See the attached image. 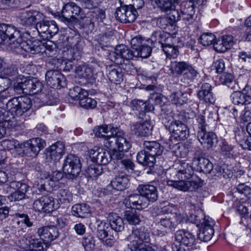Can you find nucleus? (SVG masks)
Returning a JSON list of instances; mask_svg holds the SVG:
<instances>
[{
    "instance_id": "2f4dec72",
    "label": "nucleus",
    "mask_w": 251,
    "mask_h": 251,
    "mask_svg": "<svg viewBox=\"0 0 251 251\" xmlns=\"http://www.w3.org/2000/svg\"><path fill=\"white\" fill-rule=\"evenodd\" d=\"M176 240L186 247L193 246L195 242V237L191 233L185 230H177L175 234Z\"/></svg>"
},
{
    "instance_id": "f3484780",
    "label": "nucleus",
    "mask_w": 251,
    "mask_h": 251,
    "mask_svg": "<svg viewBox=\"0 0 251 251\" xmlns=\"http://www.w3.org/2000/svg\"><path fill=\"white\" fill-rule=\"evenodd\" d=\"M24 50L31 54L43 53L45 48V44L41 41L35 40L31 41H24L19 43V47Z\"/></svg>"
},
{
    "instance_id": "393cba45",
    "label": "nucleus",
    "mask_w": 251,
    "mask_h": 251,
    "mask_svg": "<svg viewBox=\"0 0 251 251\" xmlns=\"http://www.w3.org/2000/svg\"><path fill=\"white\" fill-rule=\"evenodd\" d=\"M137 190L148 201L154 202L158 199V191L156 187L152 185H139Z\"/></svg>"
},
{
    "instance_id": "3c124183",
    "label": "nucleus",
    "mask_w": 251,
    "mask_h": 251,
    "mask_svg": "<svg viewBox=\"0 0 251 251\" xmlns=\"http://www.w3.org/2000/svg\"><path fill=\"white\" fill-rule=\"evenodd\" d=\"M134 164L133 162L127 157L118 162V172L120 173L122 171L123 172L132 173L134 171Z\"/></svg>"
},
{
    "instance_id": "e2e57ef3",
    "label": "nucleus",
    "mask_w": 251,
    "mask_h": 251,
    "mask_svg": "<svg viewBox=\"0 0 251 251\" xmlns=\"http://www.w3.org/2000/svg\"><path fill=\"white\" fill-rule=\"evenodd\" d=\"M27 240L28 241L30 248H37V250H39L42 251L44 249L43 245L46 244L43 239L40 237V238L30 237Z\"/></svg>"
},
{
    "instance_id": "774afa93",
    "label": "nucleus",
    "mask_w": 251,
    "mask_h": 251,
    "mask_svg": "<svg viewBox=\"0 0 251 251\" xmlns=\"http://www.w3.org/2000/svg\"><path fill=\"white\" fill-rule=\"evenodd\" d=\"M237 191L244 195L248 198H251V188L245 183H240L236 187Z\"/></svg>"
},
{
    "instance_id": "e433bc0d",
    "label": "nucleus",
    "mask_w": 251,
    "mask_h": 251,
    "mask_svg": "<svg viewBox=\"0 0 251 251\" xmlns=\"http://www.w3.org/2000/svg\"><path fill=\"white\" fill-rule=\"evenodd\" d=\"M136 159L139 164L150 167H153L156 162V159L144 149L138 152Z\"/></svg>"
},
{
    "instance_id": "680f3d73",
    "label": "nucleus",
    "mask_w": 251,
    "mask_h": 251,
    "mask_svg": "<svg viewBox=\"0 0 251 251\" xmlns=\"http://www.w3.org/2000/svg\"><path fill=\"white\" fill-rule=\"evenodd\" d=\"M215 36L211 33H205L200 37V41L204 46H208L212 44L215 40Z\"/></svg>"
},
{
    "instance_id": "cd10ccee",
    "label": "nucleus",
    "mask_w": 251,
    "mask_h": 251,
    "mask_svg": "<svg viewBox=\"0 0 251 251\" xmlns=\"http://www.w3.org/2000/svg\"><path fill=\"white\" fill-rule=\"evenodd\" d=\"M152 126L147 120L143 123L136 122L130 126L132 133L137 136H147L151 134Z\"/></svg>"
},
{
    "instance_id": "bf43d9fd",
    "label": "nucleus",
    "mask_w": 251,
    "mask_h": 251,
    "mask_svg": "<svg viewBox=\"0 0 251 251\" xmlns=\"http://www.w3.org/2000/svg\"><path fill=\"white\" fill-rule=\"evenodd\" d=\"M1 75L5 78L6 77H15L17 75L18 70L14 65H11L4 68L0 72Z\"/></svg>"
},
{
    "instance_id": "c03bdc74",
    "label": "nucleus",
    "mask_w": 251,
    "mask_h": 251,
    "mask_svg": "<svg viewBox=\"0 0 251 251\" xmlns=\"http://www.w3.org/2000/svg\"><path fill=\"white\" fill-rule=\"evenodd\" d=\"M124 217L128 224L131 225H139L143 218L142 215L135 210L126 211Z\"/></svg>"
},
{
    "instance_id": "a19ab883",
    "label": "nucleus",
    "mask_w": 251,
    "mask_h": 251,
    "mask_svg": "<svg viewBox=\"0 0 251 251\" xmlns=\"http://www.w3.org/2000/svg\"><path fill=\"white\" fill-rule=\"evenodd\" d=\"M219 82L232 90L237 89L238 85L234 75L231 73H223L218 77Z\"/></svg>"
},
{
    "instance_id": "ea45409f",
    "label": "nucleus",
    "mask_w": 251,
    "mask_h": 251,
    "mask_svg": "<svg viewBox=\"0 0 251 251\" xmlns=\"http://www.w3.org/2000/svg\"><path fill=\"white\" fill-rule=\"evenodd\" d=\"M90 212V207L89 205L86 203L75 204L72 208V215L81 218L88 217Z\"/></svg>"
},
{
    "instance_id": "5fc2aeb1",
    "label": "nucleus",
    "mask_w": 251,
    "mask_h": 251,
    "mask_svg": "<svg viewBox=\"0 0 251 251\" xmlns=\"http://www.w3.org/2000/svg\"><path fill=\"white\" fill-rule=\"evenodd\" d=\"M102 171V167L98 164H92L86 170V175L91 178H97L101 175Z\"/></svg>"
},
{
    "instance_id": "7ed1b4c3",
    "label": "nucleus",
    "mask_w": 251,
    "mask_h": 251,
    "mask_svg": "<svg viewBox=\"0 0 251 251\" xmlns=\"http://www.w3.org/2000/svg\"><path fill=\"white\" fill-rule=\"evenodd\" d=\"M171 74L175 76L182 75L180 82L184 86H188L196 78L198 71L189 63L184 61L171 62L170 67Z\"/></svg>"
},
{
    "instance_id": "de8ad7c7",
    "label": "nucleus",
    "mask_w": 251,
    "mask_h": 251,
    "mask_svg": "<svg viewBox=\"0 0 251 251\" xmlns=\"http://www.w3.org/2000/svg\"><path fill=\"white\" fill-rule=\"evenodd\" d=\"M52 94V91L45 90L35 99V101L40 102L41 105H53L55 101Z\"/></svg>"
},
{
    "instance_id": "aec40b11",
    "label": "nucleus",
    "mask_w": 251,
    "mask_h": 251,
    "mask_svg": "<svg viewBox=\"0 0 251 251\" xmlns=\"http://www.w3.org/2000/svg\"><path fill=\"white\" fill-rule=\"evenodd\" d=\"M197 137L203 148L209 149L215 146L218 143L217 135L212 131H198Z\"/></svg>"
},
{
    "instance_id": "c9c22d12",
    "label": "nucleus",
    "mask_w": 251,
    "mask_h": 251,
    "mask_svg": "<svg viewBox=\"0 0 251 251\" xmlns=\"http://www.w3.org/2000/svg\"><path fill=\"white\" fill-rule=\"evenodd\" d=\"M159 119L165 128L169 129L174 123L175 119L171 114L170 106H164L161 108Z\"/></svg>"
},
{
    "instance_id": "b1692460",
    "label": "nucleus",
    "mask_w": 251,
    "mask_h": 251,
    "mask_svg": "<svg viewBox=\"0 0 251 251\" xmlns=\"http://www.w3.org/2000/svg\"><path fill=\"white\" fill-rule=\"evenodd\" d=\"M117 172L115 177L111 181L112 187L118 191H124L129 186V179L126 172Z\"/></svg>"
},
{
    "instance_id": "603ef678",
    "label": "nucleus",
    "mask_w": 251,
    "mask_h": 251,
    "mask_svg": "<svg viewBox=\"0 0 251 251\" xmlns=\"http://www.w3.org/2000/svg\"><path fill=\"white\" fill-rule=\"evenodd\" d=\"M156 3L158 8L164 12L169 11L178 4V3H175L174 0H157Z\"/></svg>"
},
{
    "instance_id": "6e6552de",
    "label": "nucleus",
    "mask_w": 251,
    "mask_h": 251,
    "mask_svg": "<svg viewBox=\"0 0 251 251\" xmlns=\"http://www.w3.org/2000/svg\"><path fill=\"white\" fill-rule=\"evenodd\" d=\"M185 121L183 114H180L175 116L174 123L168 129L175 138L183 140L189 136V130L185 124Z\"/></svg>"
},
{
    "instance_id": "052dcab7",
    "label": "nucleus",
    "mask_w": 251,
    "mask_h": 251,
    "mask_svg": "<svg viewBox=\"0 0 251 251\" xmlns=\"http://www.w3.org/2000/svg\"><path fill=\"white\" fill-rule=\"evenodd\" d=\"M151 52V48L146 43L143 44V46H141L137 51H135L136 57L142 58L148 57Z\"/></svg>"
},
{
    "instance_id": "c85d7f7f",
    "label": "nucleus",
    "mask_w": 251,
    "mask_h": 251,
    "mask_svg": "<svg viewBox=\"0 0 251 251\" xmlns=\"http://www.w3.org/2000/svg\"><path fill=\"white\" fill-rule=\"evenodd\" d=\"M117 130V127H114L111 125H104L95 127L93 129V132L96 137L104 138V142L114 134H116V132H118Z\"/></svg>"
},
{
    "instance_id": "69168bd1",
    "label": "nucleus",
    "mask_w": 251,
    "mask_h": 251,
    "mask_svg": "<svg viewBox=\"0 0 251 251\" xmlns=\"http://www.w3.org/2000/svg\"><path fill=\"white\" fill-rule=\"evenodd\" d=\"M126 14L125 18H126V23H132L137 18L138 14L136 10L132 8L131 7H126Z\"/></svg>"
},
{
    "instance_id": "dca6fc26",
    "label": "nucleus",
    "mask_w": 251,
    "mask_h": 251,
    "mask_svg": "<svg viewBox=\"0 0 251 251\" xmlns=\"http://www.w3.org/2000/svg\"><path fill=\"white\" fill-rule=\"evenodd\" d=\"M123 203L127 208L138 210L147 207L149 204V202L142 195L137 194L129 195L124 200Z\"/></svg>"
},
{
    "instance_id": "72a5a7b5",
    "label": "nucleus",
    "mask_w": 251,
    "mask_h": 251,
    "mask_svg": "<svg viewBox=\"0 0 251 251\" xmlns=\"http://www.w3.org/2000/svg\"><path fill=\"white\" fill-rule=\"evenodd\" d=\"M143 147L144 150L155 159L157 156L162 154L164 149L163 147L156 141H145L144 142Z\"/></svg>"
},
{
    "instance_id": "338daca9",
    "label": "nucleus",
    "mask_w": 251,
    "mask_h": 251,
    "mask_svg": "<svg viewBox=\"0 0 251 251\" xmlns=\"http://www.w3.org/2000/svg\"><path fill=\"white\" fill-rule=\"evenodd\" d=\"M26 84V79H25L24 81L15 83L14 85V91L18 94L24 93L27 95Z\"/></svg>"
},
{
    "instance_id": "a878e982",
    "label": "nucleus",
    "mask_w": 251,
    "mask_h": 251,
    "mask_svg": "<svg viewBox=\"0 0 251 251\" xmlns=\"http://www.w3.org/2000/svg\"><path fill=\"white\" fill-rule=\"evenodd\" d=\"M156 225L158 227L155 231V233L160 237L167 234L168 231L174 229L176 227L175 222H173L171 218L165 217L161 218L159 221L156 220Z\"/></svg>"
},
{
    "instance_id": "37998d69",
    "label": "nucleus",
    "mask_w": 251,
    "mask_h": 251,
    "mask_svg": "<svg viewBox=\"0 0 251 251\" xmlns=\"http://www.w3.org/2000/svg\"><path fill=\"white\" fill-rule=\"evenodd\" d=\"M27 95H34L41 92L44 88L43 83L36 78L26 79Z\"/></svg>"
},
{
    "instance_id": "f704fd0d",
    "label": "nucleus",
    "mask_w": 251,
    "mask_h": 251,
    "mask_svg": "<svg viewBox=\"0 0 251 251\" xmlns=\"http://www.w3.org/2000/svg\"><path fill=\"white\" fill-rule=\"evenodd\" d=\"M168 40L169 37H166L164 33L159 30L154 31L147 42L151 43L153 47L161 48Z\"/></svg>"
},
{
    "instance_id": "79ce46f5",
    "label": "nucleus",
    "mask_w": 251,
    "mask_h": 251,
    "mask_svg": "<svg viewBox=\"0 0 251 251\" xmlns=\"http://www.w3.org/2000/svg\"><path fill=\"white\" fill-rule=\"evenodd\" d=\"M185 92L179 91L173 93L171 97V101L176 105H182L188 102L190 98V89H188Z\"/></svg>"
},
{
    "instance_id": "8fccbe9b",
    "label": "nucleus",
    "mask_w": 251,
    "mask_h": 251,
    "mask_svg": "<svg viewBox=\"0 0 251 251\" xmlns=\"http://www.w3.org/2000/svg\"><path fill=\"white\" fill-rule=\"evenodd\" d=\"M220 147L222 153L226 157L229 158L235 157L236 151L235 146L228 144L226 141H223Z\"/></svg>"
},
{
    "instance_id": "864d4df0",
    "label": "nucleus",
    "mask_w": 251,
    "mask_h": 251,
    "mask_svg": "<svg viewBox=\"0 0 251 251\" xmlns=\"http://www.w3.org/2000/svg\"><path fill=\"white\" fill-rule=\"evenodd\" d=\"M88 94V92L79 86L74 87L70 89L69 95L70 97L74 100H78L86 96Z\"/></svg>"
},
{
    "instance_id": "f8f14e48",
    "label": "nucleus",
    "mask_w": 251,
    "mask_h": 251,
    "mask_svg": "<svg viewBox=\"0 0 251 251\" xmlns=\"http://www.w3.org/2000/svg\"><path fill=\"white\" fill-rule=\"evenodd\" d=\"M45 78L47 84L54 89H60L67 85L65 76L57 70L48 71Z\"/></svg>"
},
{
    "instance_id": "58836bf2",
    "label": "nucleus",
    "mask_w": 251,
    "mask_h": 251,
    "mask_svg": "<svg viewBox=\"0 0 251 251\" xmlns=\"http://www.w3.org/2000/svg\"><path fill=\"white\" fill-rule=\"evenodd\" d=\"M0 106V139L2 138L5 134V127L11 128L14 125L13 118L12 119L6 116L5 112L3 113V109Z\"/></svg>"
},
{
    "instance_id": "1a4fd4ad",
    "label": "nucleus",
    "mask_w": 251,
    "mask_h": 251,
    "mask_svg": "<svg viewBox=\"0 0 251 251\" xmlns=\"http://www.w3.org/2000/svg\"><path fill=\"white\" fill-rule=\"evenodd\" d=\"M82 12L81 8L74 2H69L65 4L62 9L61 14L64 21L67 23H78V17Z\"/></svg>"
},
{
    "instance_id": "49530a36",
    "label": "nucleus",
    "mask_w": 251,
    "mask_h": 251,
    "mask_svg": "<svg viewBox=\"0 0 251 251\" xmlns=\"http://www.w3.org/2000/svg\"><path fill=\"white\" fill-rule=\"evenodd\" d=\"M214 176L220 179H228L232 176L231 171L226 165L217 166L213 171Z\"/></svg>"
},
{
    "instance_id": "4be33fe9",
    "label": "nucleus",
    "mask_w": 251,
    "mask_h": 251,
    "mask_svg": "<svg viewBox=\"0 0 251 251\" xmlns=\"http://www.w3.org/2000/svg\"><path fill=\"white\" fill-rule=\"evenodd\" d=\"M192 165L198 172L210 174L213 170V165L210 161L202 156H195L192 160Z\"/></svg>"
},
{
    "instance_id": "2eb2a0df",
    "label": "nucleus",
    "mask_w": 251,
    "mask_h": 251,
    "mask_svg": "<svg viewBox=\"0 0 251 251\" xmlns=\"http://www.w3.org/2000/svg\"><path fill=\"white\" fill-rule=\"evenodd\" d=\"M230 101L235 105H245L251 102V87L246 86L242 91L233 92L230 96Z\"/></svg>"
},
{
    "instance_id": "5701e85b",
    "label": "nucleus",
    "mask_w": 251,
    "mask_h": 251,
    "mask_svg": "<svg viewBox=\"0 0 251 251\" xmlns=\"http://www.w3.org/2000/svg\"><path fill=\"white\" fill-rule=\"evenodd\" d=\"M37 233L46 244L56 239L59 234L57 228L53 226L41 227L38 229Z\"/></svg>"
},
{
    "instance_id": "423d86ee",
    "label": "nucleus",
    "mask_w": 251,
    "mask_h": 251,
    "mask_svg": "<svg viewBox=\"0 0 251 251\" xmlns=\"http://www.w3.org/2000/svg\"><path fill=\"white\" fill-rule=\"evenodd\" d=\"M128 246L130 249H135L146 245L144 243L150 242V235L148 229L144 226L133 228L132 233L127 237Z\"/></svg>"
},
{
    "instance_id": "473e14b6",
    "label": "nucleus",
    "mask_w": 251,
    "mask_h": 251,
    "mask_svg": "<svg viewBox=\"0 0 251 251\" xmlns=\"http://www.w3.org/2000/svg\"><path fill=\"white\" fill-rule=\"evenodd\" d=\"M174 40L173 37H169V40L161 48L167 58H176L179 54L178 46L175 45Z\"/></svg>"
},
{
    "instance_id": "0e129e2a",
    "label": "nucleus",
    "mask_w": 251,
    "mask_h": 251,
    "mask_svg": "<svg viewBox=\"0 0 251 251\" xmlns=\"http://www.w3.org/2000/svg\"><path fill=\"white\" fill-rule=\"evenodd\" d=\"M151 99L154 100L156 104H159L161 108L164 106H170V105L166 104L168 102V100L166 97L161 94L152 93L151 94Z\"/></svg>"
},
{
    "instance_id": "0eeeda50",
    "label": "nucleus",
    "mask_w": 251,
    "mask_h": 251,
    "mask_svg": "<svg viewBox=\"0 0 251 251\" xmlns=\"http://www.w3.org/2000/svg\"><path fill=\"white\" fill-rule=\"evenodd\" d=\"M62 168L63 172L68 178L74 179L79 175L81 171L80 159L74 154H68L65 157Z\"/></svg>"
},
{
    "instance_id": "4468645a",
    "label": "nucleus",
    "mask_w": 251,
    "mask_h": 251,
    "mask_svg": "<svg viewBox=\"0 0 251 251\" xmlns=\"http://www.w3.org/2000/svg\"><path fill=\"white\" fill-rule=\"evenodd\" d=\"M111 229L109 224L101 222L97 227V236L103 243L108 246L111 247L115 242V237L111 234Z\"/></svg>"
},
{
    "instance_id": "f03ea898",
    "label": "nucleus",
    "mask_w": 251,
    "mask_h": 251,
    "mask_svg": "<svg viewBox=\"0 0 251 251\" xmlns=\"http://www.w3.org/2000/svg\"><path fill=\"white\" fill-rule=\"evenodd\" d=\"M7 111L3 109V113L5 112L6 116L12 119L16 125L15 119L14 114L17 116H22L24 113L27 112L32 106L31 100L26 96H21L11 98L5 103Z\"/></svg>"
},
{
    "instance_id": "7c9ffc66",
    "label": "nucleus",
    "mask_w": 251,
    "mask_h": 251,
    "mask_svg": "<svg viewBox=\"0 0 251 251\" xmlns=\"http://www.w3.org/2000/svg\"><path fill=\"white\" fill-rule=\"evenodd\" d=\"M199 98L206 103H213L215 100V97L212 92V86L208 83L201 84L198 93Z\"/></svg>"
},
{
    "instance_id": "ddd939ff",
    "label": "nucleus",
    "mask_w": 251,
    "mask_h": 251,
    "mask_svg": "<svg viewBox=\"0 0 251 251\" xmlns=\"http://www.w3.org/2000/svg\"><path fill=\"white\" fill-rule=\"evenodd\" d=\"M33 208L36 211L50 213L55 209L54 198L50 195L43 196L33 202Z\"/></svg>"
},
{
    "instance_id": "4c0bfd02",
    "label": "nucleus",
    "mask_w": 251,
    "mask_h": 251,
    "mask_svg": "<svg viewBox=\"0 0 251 251\" xmlns=\"http://www.w3.org/2000/svg\"><path fill=\"white\" fill-rule=\"evenodd\" d=\"M109 227L111 230L116 232H120L124 228V223L123 219L117 213H112L108 216Z\"/></svg>"
},
{
    "instance_id": "9d476101",
    "label": "nucleus",
    "mask_w": 251,
    "mask_h": 251,
    "mask_svg": "<svg viewBox=\"0 0 251 251\" xmlns=\"http://www.w3.org/2000/svg\"><path fill=\"white\" fill-rule=\"evenodd\" d=\"M118 132L104 142V146L108 149H114L117 147L120 151H127L130 148L129 142L124 136L123 131L118 128Z\"/></svg>"
},
{
    "instance_id": "a211bd4d",
    "label": "nucleus",
    "mask_w": 251,
    "mask_h": 251,
    "mask_svg": "<svg viewBox=\"0 0 251 251\" xmlns=\"http://www.w3.org/2000/svg\"><path fill=\"white\" fill-rule=\"evenodd\" d=\"M42 15L38 11L32 10L21 12L18 17L20 23L24 26L34 25L39 21Z\"/></svg>"
},
{
    "instance_id": "20e7f679",
    "label": "nucleus",
    "mask_w": 251,
    "mask_h": 251,
    "mask_svg": "<svg viewBox=\"0 0 251 251\" xmlns=\"http://www.w3.org/2000/svg\"><path fill=\"white\" fill-rule=\"evenodd\" d=\"M195 223L199 226L198 238L203 242L209 241L214 234V221L209 217H206L202 212L195 215Z\"/></svg>"
},
{
    "instance_id": "39448f33",
    "label": "nucleus",
    "mask_w": 251,
    "mask_h": 251,
    "mask_svg": "<svg viewBox=\"0 0 251 251\" xmlns=\"http://www.w3.org/2000/svg\"><path fill=\"white\" fill-rule=\"evenodd\" d=\"M22 34L15 26L12 25L0 24V44L4 41H12L10 43L12 49L18 48L19 43L22 42Z\"/></svg>"
},
{
    "instance_id": "bb28decb",
    "label": "nucleus",
    "mask_w": 251,
    "mask_h": 251,
    "mask_svg": "<svg viewBox=\"0 0 251 251\" xmlns=\"http://www.w3.org/2000/svg\"><path fill=\"white\" fill-rule=\"evenodd\" d=\"M76 73L88 81H93L96 78L97 71L95 66L92 65H79L75 68Z\"/></svg>"
},
{
    "instance_id": "a18cd8bd",
    "label": "nucleus",
    "mask_w": 251,
    "mask_h": 251,
    "mask_svg": "<svg viewBox=\"0 0 251 251\" xmlns=\"http://www.w3.org/2000/svg\"><path fill=\"white\" fill-rule=\"evenodd\" d=\"M72 52L74 60H78L81 56L84 42L78 37H74L73 39Z\"/></svg>"
},
{
    "instance_id": "f257e3e1",
    "label": "nucleus",
    "mask_w": 251,
    "mask_h": 251,
    "mask_svg": "<svg viewBox=\"0 0 251 251\" xmlns=\"http://www.w3.org/2000/svg\"><path fill=\"white\" fill-rule=\"evenodd\" d=\"M176 176L179 180H168L167 184L183 192L195 191L199 187V184L195 181H187L194 174L193 167L188 163L179 162L175 164Z\"/></svg>"
},
{
    "instance_id": "9b49d317",
    "label": "nucleus",
    "mask_w": 251,
    "mask_h": 251,
    "mask_svg": "<svg viewBox=\"0 0 251 251\" xmlns=\"http://www.w3.org/2000/svg\"><path fill=\"white\" fill-rule=\"evenodd\" d=\"M135 51L130 50L127 47L124 45L117 46L114 51L109 53L108 57L109 59L115 63H121L126 60L132 59L136 57Z\"/></svg>"
},
{
    "instance_id": "09e8293b",
    "label": "nucleus",
    "mask_w": 251,
    "mask_h": 251,
    "mask_svg": "<svg viewBox=\"0 0 251 251\" xmlns=\"http://www.w3.org/2000/svg\"><path fill=\"white\" fill-rule=\"evenodd\" d=\"M169 11H170L169 16L161 18L160 23H175L181 19V11L179 12L175 7H173Z\"/></svg>"
},
{
    "instance_id": "412c9836",
    "label": "nucleus",
    "mask_w": 251,
    "mask_h": 251,
    "mask_svg": "<svg viewBox=\"0 0 251 251\" xmlns=\"http://www.w3.org/2000/svg\"><path fill=\"white\" fill-rule=\"evenodd\" d=\"M24 151L32 152L35 155L38 154L39 151L46 146V142L44 140L40 138H33L29 139L22 145Z\"/></svg>"
},
{
    "instance_id": "c756f323",
    "label": "nucleus",
    "mask_w": 251,
    "mask_h": 251,
    "mask_svg": "<svg viewBox=\"0 0 251 251\" xmlns=\"http://www.w3.org/2000/svg\"><path fill=\"white\" fill-rule=\"evenodd\" d=\"M64 150V144L62 142L58 141L47 149V155L51 160L58 161L62 157Z\"/></svg>"
},
{
    "instance_id": "4d7b16f0",
    "label": "nucleus",
    "mask_w": 251,
    "mask_h": 251,
    "mask_svg": "<svg viewBox=\"0 0 251 251\" xmlns=\"http://www.w3.org/2000/svg\"><path fill=\"white\" fill-rule=\"evenodd\" d=\"M79 105L81 107L85 109H93L97 105V101L94 99L88 97V94L81 98L79 100Z\"/></svg>"
},
{
    "instance_id": "13d9d810",
    "label": "nucleus",
    "mask_w": 251,
    "mask_h": 251,
    "mask_svg": "<svg viewBox=\"0 0 251 251\" xmlns=\"http://www.w3.org/2000/svg\"><path fill=\"white\" fill-rule=\"evenodd\" d=\"M108 77L110 81L116 83H119L123 80V74L122 72L114 68L109 70Z\"/></svg>"
},
{
    "instance_id": "6e6d98bb",
    "label": "nucleus",
    "mask_w": 251,
    "mask_h": 251,
    "mask_svg": "<svg viewBox=\"0 0 251 251\" xmlns=\"http://www.w3.org/2000/svg\"><path fill=\"white\" fill-rule=\"evenodd\" d=\"M58 200L61 203L69 202L73 200L72 193L67 189H61L57 194Z\"/></svg>"
},
{
    "instance_id": "6ab92c4d",
    "label": "nucleus",
    "mask_w": 251,
    "mask_h": 251,
    "mask_svg": "<svg viewBox=\"0 0 251 251\" xmlns=\"http://www.w3.org/2000/svg\"><path fill=\"white\" fill-rule=\"evenodd\" d=\"M92 160L98 165H107L110 161V152L102 148H97L90 151Z\"/></svg>"
}]
</instances>
